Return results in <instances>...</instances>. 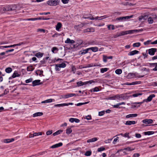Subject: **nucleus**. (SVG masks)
Masks as SVG:
<instances>
[{
  "label": "nucleus",
  "instance_id": "f03ea898",
  "mask_svg": "<svg viewBox=\"0 0 157 157\" xmlns=\"http://www.w3.org/2000/svg\"><path fill=\"white\" fill-rule=\"evenodd\" d=\"M17 6L15 5H12L10 6V14H15L17 12Z\"/></svg>",
  "mask_w": 157,
  "mask_h": 157
},
{
  "label": "nucleus",
  "instance_id": "3c124183",
  "mask_svg": "<svg viewBox=\"0 0 157 157\" xmlns=\"http://www.w3.org/2000/svg\"><path fill=\"white\" fill-rule=\"evenodd\" d=\"M141 83V82L140 81L134 82H132V85H134L137 84H140Z\"/></svg>",
  "mask_w": 157,
  "mask_h": 157
},
{
  "label": "nucleus",
  "instance_id": "a18cd8bd",
  "mask_svg": "<svg viewBox=\"0 0 157 157\" xmlns=\"http://www.w3.org/2000/svg\"><path fill=\"white\" fill-rule=\"evenodd\" d=\"M95 82L93 80H91L90 81H88L86 82H85V84L89 83L90 84H91L92 83H94Z\"/></svg>",
  "mask_w": 157,
  "mask_h": 157
},
{
  "label": "nucleus",
  "instance_id": "6ab92c4d",
  "mask_svg": "<svg viewBox=\"0 0 157 157\" xmlns=\"http://www.w3.org/2000/svg\"><path fill=\"white\" fill-rule=\"evenodd\" d=\"M43 71L40 70H37L36 72V73L37 75H39L40 76H44L43 75Z\"/></svg>",
  "mask_w": 157,
  "mask_h": 157
},
{
  "label": "nucleus",
  "instance_id": "ea45409f",
  "mask_svg": "<svg viewBox=\"0 0 157 157\" xmlns=\"http://www.w3.org/2000/svg\"><path fill=\"white\" fill-rule=\"evenodd\" d=\"M108 70V68H102L101 69V72L102 73H103L107 71Z\"/></svg>",
  "mask_w": 157,
  "mask_h": 157
},
{
  "label": "nucleus",
  "instance_id": "0eeeda50",
  "mask_svg": "<svg viewBox=\"0 0 157 157\" xmlns=\"http://www.w3.org/2000/svg\"><path fill=\"white\" fill-rule=\"evenodd\" d=\"M155 97V95L154 94H152L150 95L145 101L146 102H148L151 101L153 98Z\"/></svg>",
  "mask_w": 157,
  "mask_h": 157
},
{
  "label": "nucleus",
  "instance_id": "69168bd1",
  "mask_svg": "<svg viewBox=\"0 0 157 157\" xmlns=\"http://www.w3.org/2000/svg\"><path fill=\"white\" fill-rule=\"evenodd\" d=\"M6 72L7 73H10V67L6 68L5 70Z\"/></svg>",
  "mask_w": 157,
  "mask_h": 157
},
{
  "label": "nucleus",
  "instance_id": "ddd939ff",
  "mask_svg": "<svg viewBox=\"0 0 157 157\" xmlns=\"http://www.w3.org/2000/svg\"><path fill=\"white\" fill-rule=\"evenodd\" d=\"M143 29H139V30H137V29H134V30H128V34H132L134 32H138L140 31H142Z\"/></svg>",
  "mask_w": 157,
  "mask_h": 157
},
{
  "label": "nucleus",
  "instance_id": "b1692460",
  "mask_svg": "<svg viewBox=\"0 0 157 157\" xmlns=\"http://www.w3.org/2000/svg\"><path fill=\"white\" fill-rule=\"evenodd\" d=\"M52 100L51 99H48L47 100H45L44 101H42L41 102V103H50L52 101Z\"/></svg>",
  "mask_w": 157,
  "mask_h": 157
},
{
  "label": "nucleus",
  "instance_id": "5fc2aeb1",
  "mask_svg": "<svg viewBox=\"0 0 157 157\" xmlns=\"http://www.w3.org/2000/svg\"><path fill=\"white\" fill-rule=\"evenodd\" d=\"M142 94L141 93H137V94H133L132 96L133 97H136L139 95H141Z\"/></svg>",
  "mask_w": 157,
  "mask_h": 157
},
{
  "label": "nucleus",
  "instance_id": "a19ab883",
  "mask_svg": "<svg viewBox=\"0 0 157 157\" xmlns=\"http://www.w3.org/2000/svg\"><path fill=\"white\" fill-rule=\"evenodd\" d=\"M125 17H117L116 19V20L117 21H121L123 20H125Z\"/></svg>",
  "mask_w": 157,
  "mask_h": 157
},
{
  "label": "nucleus",
  "instance_id": "680f3d73",
  "mask_svg": "<svg viewBox=\"0 0 157 157\" xmlns=\"http://www.w3.org/2000/svg\"><path fill=\"white\" fill-rule=\"evenodd\" d=\"M112 140V139H108L105 141L106 143H109Z\"/></svg>",
  "mask_w": 157,
  "mask_h": 157
},
{
  "label": "nucleus",
  "instance_id": "bf43d9fd",
  "mask_svg": "<svg viewBox=\"0 0 157 157\" xmlns=\"http://www.w3.org/2000/svg\"><path fill=\"white\" fill-rule=\"evenodd\" d=\"M105 150V148H99L98 149V152H100L102 151H104Z\"/></svg>",
  "mask_w": 157,
  "mask_h": 157
},
{
  "label": "nucleus",
  "instance_id": "774afa93",
  "mask_svg": "<svg viewBox=\"0 0 157 157\" xmlns=\"http://www.w3.org/2000/svg\"><path fill=\"white\" fill-rule=\"evenodd\" d=\"M62 2L64 4H66L68 3L69 0H62Z\"/></svg>",
  "mask_w": 157,
  "mask_h": 157
},
{
  "label": "nucleus",
  "instance_id": "9b49d317",
  "mask_svg": "<svg viewBox=\"0 0 157 157\" xmlns=\"http://www.w3.org/2000/svg\"><path fill=\"white\" fill-rule=\"evenodd\" d=\"M125 103L124 102H122L121 103L117 104L116 105H114L113 106L114 108H120V107H119L120 105H125Z\"/></svg>",
  "mask_w": 157,
  "mask_h": 157
},
{
  "label": "nucleus",
  "instance_id": "c03bdc74",
  "mask_svg": "<svg viewBox=\"0 0 157 157\" xmlns=\"http://www.w3.org/2000/svg\"><path fill=\"white\" fill-rule=\"evenodd\" d=\"M42 134V132H35L34 133V136H37L38 135H41Z\"/></svg>",
  "mask_w": 157,
  "mask_h": 157
},
{
  "label": "nucleus",
  "instance_id": "c85d7f7f",
  "mask_svg": "<svg viewBox=\"0 0 157 157\" xmlns=\"http://www.w3.org/2000/svg\"><path fill=\"white\" fill-rule=\"evenodd\" d=\"M89 50V48L83 50L82 51H81V54L82 55L85 54L87 53L88 50Z\"/></svg>",
  "mask_w": 157,
  "mask_h": 157
},
{
  "label": "nucleus",
  "instance_id": "79ce46f5",
  "mask_svg": "<svg viewBox=\"0 0 157 157\" xmlns=\"http://www.w3.org/2000/svg\"><path fill=\"white\" fill-rule=\"evenodd\" d=\"M55 51H58V49L56 47H54L52 48V52L53 53H56V52H55Z\"/></svg>",
  "mask_w": 157,
  "mask_h": 157
},
{
  "label": "nucleus",
  "instance_id": "4c0bfd02",
  "mask_svg": "<svg viewBox=\"0 0 157 157\" xmlns=\"http://www.w3.org/2000/svg\"><path fill=\"white\" fill-rule=\"evenodd\" d=\"M72 132V130L71 128H68L66 129V133L69 134Z\"/></svg>",
  "mask_w": 157,
  "mask_h": 157
},
{
  "label": "nucleus",
  "instance_id": "052dcab7",
  "mask_svg": "<svg viewBox=\"0 0 157 157\" xmlns=\"http://www.w3.org/2000/svg\"><path fill=\"white\" fill-rule=\"evenodd\" d=\"M135 136L137 138H140L141 137V135L139 133H136L135 134Z\"/></svg>",
  "mask_w": 157,
  "mask_h": 157
},
{
  "label": "nucleus",
  "instance_id": "a878e982",
  "mask_svg": "<svg viewBox=\"0 0 157 157\" xmlns=\"http://www.w3.org/2000/svg\"><path fill=\"white\" fill-rule=\"evenodd\" d=\"M63 132V130H59L56 132H55L53 133V135L54 136H56L57 135H59V134H60L61 132Z\"/></svg>",
  "mask_w": 157,
  "mask_h": 157
},
{
  "label": "nucleus",
  "instance_id": "58836bf2",
  "mask_svg": "<svg viewBox=\"0 0 157 157\" xmlns=\"http://www.w3.org/2000/svg\"><path fill=\"white\" fill-rule=\"evenodd\" d=\"M91 154V151H87L85 154V155L86 156H89Z\"/></svg>",
  "mask_w": 157,
  "mask_h": 157
},
{
  "label": "nucleus",
  "instance_id": "f257e3e1",
  "mask_svg": "<svg viewBox=\"0 0 157 157\" xmlns=\"http://www.w3.org/2000/svg\"><path fill=\"white\" fill-rule=\"evenodd\" d=\"M59 2V0H49L47 3L50 6H56L58 4Z\"/></svg>",
  "mask_w": 157,
  "mask_h": 157
},
{
  "label": "nucleus",
  "instance_id": "e433bc0d",
  "mask_svg": "<svg viewBox=\"0 0 157 157\" xmlns=\"http://www.w3.org/2000/svg\"><path fill=\"white\" fill-rule=\"evenodd\" d=\"M77 84L78 86H82L84 85H85V82H82V81L78 82H77Z\"/></svg>",
  "mask_w": 157,
  "mask_h": 157
},
{
  "label": "nucleus",
  "instance_id": "1a4fd4ad",
  "mask_svg": "<svg viewBox=\"0 0 157 157\" xmlns=\"http://www.w3.org/2000/svg\"><path fill=\"white\" fill-rule=\"evenodd\" d=\"M137 115L138 114L136 113L126 115V117L127 118L134 117H137Z\"/></svg>",
  "mask_w": 157,
  "mask_h": 157
},
{
  "label": "nucleus",
  "instance_id": "09e8293b",
  "mask_svg": "<svg viewBox=\"0 0 157 157\" xmlns=\"http://www.w3.org/2000/svg\"><path fill=\"white\" fill-rule=\"evenodd\" d=\"M91 29H86L84 30V33H87V32H91Z\"/></svg>",
  "mask_w": 157,
  "mask_h": 157
},
{
  "label": "nucleus",
  "instance_id": "412c9836",
  "mask_svg": "<svg viewBox=\"0 0 157 157\" xmlns=\"http://www.w3.org/2000/svg\"><path fill=\"white\" fill-rule=\"evenodd\" d=\"M62 145L63 143L61 142H60L52 146L51 147H58L62 146Z\"/></svg>",
  "mask_w": 157,
  "mask_h": 157
},
{
  "label": "nucleus",
  "instance_id": "c756f323",
  "mask_svg": "<svg viewBox=\"0 0 157 157\" xmlns=\"http://www.w3.org/2000/svg\"><path fill=\"white\" fill-rule=\"evenodd\" d=\"M144 134L145 135H150L153 134L154 133V132L153 131H148L145 132H144Z\"/></svg>",
  "mask_w": 157,
  "mask_h": 157
},
{
  "label": "nucleus",
  "instance_id": "6e6d98bb",
  "mask_svg": "<svg viewBox=\"0 0 157 157\" xmlns=\"http://www.w3.org/2000/svg\"><path fill=\"white\" fill-rule=\"evenodd\" d=\"M105 114V111H102L99 112V116H101Z\"/></svg>",
  "mask_w": 157,
  "mask_h": 157
},
{
  "label": "nucleus",
  "instance_id": "7c9ffc66",
  "mask_svg": "<svg viewBox=\"0 0 157 157\" xmlns=\"http://www.w3.org/2000/svg\"><path fill=\"white\" fill-rule=\"evenodd\" d=\"M148 21L149 24H152L153 22V20L151 18V17H150L148 19Z\"/></svg>",
  "mask_w": 157,
  "mask_h": 157
},
{
  "label": "nucleus",
  "instance_id": "0e129e2a",
  "mask_svg": "<svg viewBox=\"0 0 157 157\" xmlns=\"http://www.w3.org/2000/svg\"><path fill=\"white\" fill-rule=\"evenodd\" d=\"M125 137H127L128 138H130L129 136V133H126L124 134V136Z\"/></svg>",
  "mask_w": 157,
  "mask_h": 157
},
{
  "label": "nucleus",
  "instance_id": "72a5a7b5",
  "mask_svg": "<svg viewBox=\"0 0 157 157\" xmlns=\"http://www.w3.org/2000/svg\"><path fill=\"white\" fill-rule=\"evenodd\" d=\"M116 138H114L113 142V144H115L117 142H118L119 141V137L118 136H116Z\"/></svg>",
  "mask_w": 157,
  "mask_h": 157
},
{
  "label": "nucleus",
  "instance_id": "c9c22d12",
  "mask_svg": "<svg viewBox=\"0 0 157 157\" xmlns=\"http://www.w3.org/2000/svg\"><path fill=\"white\" fill-rule=\"evenodd\" d=\"M99 90L98 88L97 87H95L94 88H93V89H92V90H91V92H98V91H99Z\"/></svg>",
  "mask_w": 157,
  "mask_h": 157
},
{
  "label": "nucleus",
  "instance_id": "5701e85b",
  "mask_svg": "<svg viewBox=\"0 0 157 157\" xmlns=\"http://www.w3.org/2000/svg\"><path fill=\"white\" fill-rule=\"evenodd\" d=\"M56 65L59 68H64L66 66V64L64 63H63L60 64H56Z\"/></svg>",
  "mask_w": 157,
  "mask_h": 157
},
{
  "label": "nucleus",
  "instance_id": "20e7f679",
  "mask_svg": "<svg viewBox=\"0 0 157 157\" xmlns=\"http://www.w3.org/2000/svg\"><path fill=\"white\" fill-rule=\"evenodd\" d=\"M148 53L151 55H154L155 52H156L157 49L155 48H151L148 50Z\"/></svg>",
  "mask_w": 157,
  "mask_h": 157
},
{
  "label": "nucleus",
  "instance_id": "338daca9",
  "mask_svg": "<svg viewBox=\"0 0 157 157\" xmlns=\"http://www.w3.org/2000/svg\"><path fill=\"white\" fill-rule=\"evenodd\" d=\"M140 156V154L139 153H135L133 155V157H139Z\"/></svg>",
  "mask_w": 157,
  "mask_h": 157
},
{
  "label": "nucleus",
  "instance_id": "bb28decb",
  "mask_svg": "<svg viewBox=\"0 0 157 157\" xmlns=\"http://www.w3.org/2000/svg\"><path fill=\"white\" fill-rule=\"evenodd\" d=\"M20 76V75L18 74L17 71H15L12 77L14 78L17 77H19Z\"/></svg>",
  "mask_w": 157,
  "mask_h": 157
},
{
  "label": "nucleus",
  "instance_id": "49530a36",
  "mask_svg": "<svg viewBox=\"0 0 157 157\" xmlns=\"http://www.w3.org/2000/svg\"><path fill=\"white\" fill-rule=\"evenodd\" d=\"M64 103L62 104H56L55 105V107H60L61 106H64Z\"/></svg>",
  "mask_w": 157,
  "mask_h": 157
},
{
  "label": "nucleus",
  "instance_id": "2eb2a0df",
  "mask_svg": "<svg viewBox=\"0 0 157 157\" xmlns=\"http://www.w3.org/2000/svg\"><path fill=\"white\" fill-rule=\"evenodd\" d=\"M139 52L138 51L135 50L129 52L128 54V55L129 56H133L138 53Z\"/></svg>",
  "mask_w": 157,
  "mask_h": 157
},
{
  "label": "nucleus",
  "instance_id": "dca6fc26",
  "mask_svg": "<svg viewBox=\"0 0 157 157\" xmlns=\"http://www.w3.org/2000/svg\"><path fill=\"white\" fill-rule=\"evenodd\" d=\"M62 26V24L60 22H58L56 26V29L57 31H59L60 29Z\"/></svg>",
  "mask_w": 157,
  "mask_h": 157
},
{
  "label": "nucleus",
  "instance_id": "f704fd0d",
  "mask_svg": "<svg viewBox=\"0 0 157 157\" xmlns=\"http://www.w3.org/2000/svg\"><path fill=\"white\" fill-rule=\"evenodd\" d=\"M108 28L109 30L112 29V30H114L115 29L114 26L113 25H108Z\"/></svg>",
  "mask_w": 157,
  "mask_h": 157
},
{
  "label": "nucleus",
  "instance_id": "4be33fe9",
  "mask_svg": "<svg viewBox=\"0 0 157 157\" xmlns=\"http://www.w3.org/2000/svg\"><path fill=\"white\" fill-rule=\"evenodd\" d=\"M61 97L63 98H67L69 97H71V94H68L66 95H63L61 96Z\"/></svg>",
  "mask_w": 157,
  "mask_h": 157
},
{
  "label": "nucleus",
  "instance_id": "f3484780",
  "mask_svg": "<svg viewBox=\"0 0 157 157\" xmlns=\"http://www.w3.org/2000/svg\"><path fill=\"white\" fill-rule=\"evenodd\" d=\"M43 113L42 112H37L34 113L33 115V117H35L37 116H42L43 115Z\"/></svg>",
  "mask_w": 157,
  "mask_h": 157
},
{
  "label": "nucleus",
  "instance_id": "4d7b16f0",
  "mask_svg": "<svg viewBox=\"0 0 157 157\" xmlns=\"http://www.w3.org/2000/svg\"><path fill=\"white\" fill-rule=\"evenodd\" d=\"M17 49H18V48H16L15 49H10V52H12L14 50H15V53H17L18 52Z\"/></svg>",
  "mask_w": 157,
  "mask_h": 157
},
{
  "label": "nucleus",
  "instance_id": "393cba45",
  "mask_svg": "<svg viewBox=\"0 0 157 157\" xmlns=\"http://www.w3.org/2000/svg\"><path fill=\"white\" fill-rule=\"evenodd\" d=\"M43 53L39 52L38 53H36L35 55V56L39 58L43 56Z\"/></svg>",
  "mask_w": 157,
  "mask_h": 157
},
{
  "label": "nucleus",
  "instance_id": "2f4dec72",
  "mask_svg": "<svg viewBox=\"0 0 157 157\" xmlns=\"http://www.w3.org/2000/svg\"><path fill=\"white\" fill-rule=\"evenodd\" d=\"M115 73L116 74L119 75L122 72V71L121 69H117L115 71Z\"/></svg>",
  "mask_w": 157,
  "mask_h": 157
},
{
  "label": "nucleus",
  "instance_id": "de8ad7c7",
  "mask_svg": "<svg viewBox=\"0 0 157 157\" xmlns=\"http://www.w3.org/2000/svg\"><path fill=\"white\" fill-rule=\"evenodd\" d=\"M145 101V100H144L143 101L141 102H134V103H132V104H133V105H134V104H142L143 103L144 101Z\"/></svg>",
  "mask_w": 157,
  "mask_h": 157
},
{
  "label": "nucleus",
  "instance_id": "37998d69",
  "mask_svg": "<svg viewBox=\"0 0 157 157\" xmlns=\"http://www.w3.org/2000/svg\"><path fill=\"white\" fill-rule=\"evenodd\" d=\"M104 17V18H105L106 17H105V16H101V17H96L95 18H94V20H102V18H101V19H99V18L102 17Z\"/></svg>",
  "mask_w": 157,
  "mask_h": 157
},
{
  "label": "nucleus",
  "instance_id": "39448f33",
  "mask_svg": "<svg viewBox=\"0 0 157 157\" xmlns=\"http://www.w3.org/2000/svg\"><path fill=\"white\" fill-rule=\"evenodd\" d=\"M40 82V80H36L33 81L32 82L33 86H34L43 84L42 82Z\"/></svg>",
  "mask_w": 157,
  "mask_h": 157
},
{
  "label": "nucleus",
  "instance_id": "7ed1b4c3",
  "mask_svg": "<svg viewBox=\"0 0 157 157\" xmlns=\"http://www.w3.org/2000/svg\"><path fill=\"white\" fill-rule=\"evenodd\" d=\"M142 121L144 124H152L153 121L151 119H146L143 120Z\"/></svg>",
  "mask_w": 157,
  "mask_h": 157
},
{
  "label": "nucleus",
  "instance_id": "6e6552de",
  "mask_svg": "<svg viewBox=\"0 0 157 157\" xmlns=\"http://www.w3.org/2000/svg\"><path fill=\"white\" fill-rule=\"evenodd\" d=\"M136 122L135 121H126L125 124L126 125H131L136 124Z\"/></svg>",
  "mask_w": 157,
  "mask_h": 157
},
{
  "label": "nucleus",
  "instance_id": "aec40b11",
  "mask_svg": "<svg viewBox=\"0 0 157 157\" xmlns=\"http://www.w3.org/2000/svg\"><path fill=\"white\" fill-rule=\"evenodd\" d=\"M42 17H39L36 18H28L27 19H25L24 20L26 21H35L38 20H41L42 19Z\"/></svg>",
  "mask_w": 157,
  "mask_h": 157
},
{
  "label": "nucleus",
  "instance_id": "8fccbe9b",
  "mask_svg": "<svg viewBox=\"0 0 157 157\" xmlns=\"http://www.w3.org/2000/svg\"><path fill=\"white\" fill-rule=\"evenodd\" d=\"M107 56H103V60L104 62H107Z\"/></svg>",
  "mask_w": 157,
  "mask_h": 157
},
{
  "label": "nucleus",
  "instance_id": "9d476101",
  "mask_svg": "<svg viewBox=\"0 0 157 157\" xmlns=\"http://www.w3.org/2000/svg\"><path fill=\"white\" fill-rule=\"evenodd\" d=\"M135 76V74L134 73H130L128 74L127 75L126 77L127 78L129 79L133 78Z\"/></svg>",
  "mask_w": 157,
  "mask_h": 157
},
{
  "label": "nucleus",
  "instance_id": "4468645a",
  "mask_svg": "<svg viewBox=\"0 0 157 157\" xmlns=\"http://www.w3.org/2000/svg\"><path fill=\"white\" fill-rule=\"evenodd\" d=\"M117 34L119 36H120L128 34V31H122L121 33H117Z\"/></svg>",
  "mask_w": 157,
  "mask_h": 157
},
{
  "label": "nucleus",
  "instance_id": "423d86ee",
  "mask_svg": "<svg viewBox=\"0 0 157 157\" xmlns=\"http://www.w3.org/2000/svg\"><path fill=\"white\" fill-rule=\"evenodd\" d=\"M133 150H134V149H131L130 148H124L123 150H119V151H122L124 153L126 154V152L128 151H131Z\"/></svg>",
  "mask_w": 157,
  "mask_h": 157
},
{
  "label": "nucleus",
  "instance_id": "cd10ccee",
  "mask_svg": "<svg viewBox=\"0 0 157 157\" xmlns=\"http://www.w3.org/2000/svg\"><path fill=\"white\" fill-rule=\"evenodd\" d=\"M89 50H91L94 52H96L98 51V48L97 47H91L89 48Z\"/></svg>",
  "mask_w": 157,
  "mask_h": 157
},
{
  "label": "nucleus",
  "instance_id": "f8f14e48",
  "mask_svg": "<svg viewBox=\"0 0 157 157\" xmlns=\"http://www.w3.org/2000/svg\"><path fill=\"white\" fill-rule=\"evenodd\" d=\"M65 43L66 44H74L75 41L73 40H71L69 38H67V40L65 42Z\"/></svg>",
  "mask_w": 157,
  "mask_h": 157
},
{
  "label": "nucleus",
  "instance_id": "473e14b6",
  "mask_svg": "<svg viewBox=\"0 0 157 157\" xmlns=\"http://www.w3.org/2000/svg\"><path fill=\"white\" fill-rule=\"evenodd\" d=\"M140 45V43L139 42L135 43L133 44V46L134 47H138Z\"/></svg>",
  "mask_w": 157,
  "mask_h": 157
},
{
  "label": "nucleus",
  "instance_id": "e2e57ef3",
  "mask_svg": "<svg viewBox=\"0 0 157 157\" xmlns=\"http://www.w3.org/2000/svg\"><path fill=\"white\" fill-rule=\"evenodd\" d=\"M3 142L5 143H9L10 142V139H7L4 140Z\"/></svg>",
  "mask_w": 157,
  "mask_h": 157
},
{
  "label": "nucleus",
  "instance_id": "603ef678",
  "mask_svg": "<svg viewBox=\"0 0 157 157\" xmlns=\"http://www.w3.org/2000/svg\"><path fill=\"white\" fill-rule=\"evenodd\" d=\"M52 133V130H49L46 132V134L47 135H49L51 134Z\"/></svg>",
  "mask_w": 157,
  "mask_h": 157
},
{
  "label": "nucleus",
  "instance_id": "a211bd4d",
  "mask_svg": "<svg viewBox=\"0 0 157 157\" xmlns=\"http://www.w3.org/2000/svg\"><path fill=\"white\" fill-rule=\"evenodd\" d=\"M98 138L97 137H94L90 139H89L87 140V143L94 142L97 141Z\"/></svg>",
  "mask_w": 157,
  "mask_h": 157
},
{
  "label": "nucleus",
  "instance_id": "13d9d810",
  "mask_svg": "<svg viewBox=\"0 0 157 157\" xmlns=\"http://www.w3.org/2000/svg\"><path fill=\"white\" fill-rule=\"evenodd\" d=\"M32 81V78H30L29 79H27L25 81V82L26 83H28L29 82H31Z\"/></svg>",
  "mask_w": 157,
  "mask_h": 157
},
{
  "label": "nucleus",
  "instance_id": "864d4df0",
  "mask_svg": "<svg viewBox=\"0 0 157 157\" xmlns=\"http://www.w3.org/2000/svg\"><path fill=\"white\" fill-rule=\"evenodd\" d=\"M45 30L43 29H38L37 30V32H42L43 33H44L45 32Z\"/></svg>",
  "mask_w": 157,
  "mask_h": 157
}]
</instances>
